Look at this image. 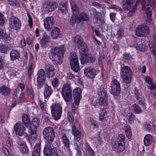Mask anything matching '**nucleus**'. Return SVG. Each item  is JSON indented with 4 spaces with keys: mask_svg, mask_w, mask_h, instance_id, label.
<instances>
[{
    "mask_svg": "<svg viewBox=\"0 0 156 156\" xmlns=\"http://www.w3.org/2000/svg\"><path fill=\"white\" fill-rule=\"evenodd\" d=\"M43 135L44 138L47 140L44 150L45 152L47 150V152L48 151H52L55 148L57 151L56 147H52L51 146L55 136V132L53 128L50 126L46 127L43 131Z\"/></svg>",
    "mask_w": 156,
    "mask_h": 156,
    "instance_id": "nucleus-1",
    "label": "nucleus"
},
{
    "mask_svg": "<svg viewBox=\"0 0 156 156\" xmlns=\"http://www.w3.org/2000/svg\"><path fill=\"white\" fill-rule=\"evenodd\" d=\"M40 123V119L37 118H34L30 123V135L29 137L28 135L26 134V137L29 142L30 140H36L37 137V128Z\"/></svg>",
    "mask_w": 156,
    "mask_h": 156,
    "instance_id": "nucleus-2",
    "label": "nucleus"
},
{
    "mask_svg": "<svg viewBox=\"0 0 156 156\" xmlns=\"http://www.w3.org/2000/svg\"><path fill=\"white\" fill-rule=\"evenodd\" d=\"M65 51L64 46L63 45H61L59 48L56 47L51 48V53L55 57L54 60L57 61L58 64L62 62Z\"/></svg>",
    "mask_w": 156,
    "mask_h": 156,
    "instance_id": "nucleus-3",
    "label": "nucleus"
},
{
    "mask_svg": "<svg viewBox=\"0 0 156 156\" xmlns=\"http://www.w3.org/2000/svg\"><path fill=\"white\" fill-rule=\"evenodd\" d=\"M120 75L124 82L126 84L129 83L131 81L132 73L129 67L123 66L121 67Z\"/></svg>",
    "mask_w": 156,
    "mask_h": 156,
    "instance_id": "nucleus-4",
    "label": "nucleus"
},
{
    "mask_svg": "<svg viewBox=\"0 0 156 156\" xmlns=\"http://www.w3.org/2000/svg\"><path fill=\"white\" fill-rule=\"evenodd\" d=\"M52 117L56 120L60 119L62 113V108L59 103H56L51 106Z\"/></svg>",
    "mask_w": 156,
    "mask_h": 156,
    "instance_id": "nucleus-5",
    "label": "nucleus"
},
{
    "mask_svg": "<svg viewBox=\"0 0 156 156\" xmlns=\"http://www.w3.org/2000/svg\"><path fill=\"white\" fill-rule=\"evenodd\" d=\"M62 96L66 101H70L72 98V91L70 84H64L62 89Z\"/></svg>",
    "mask_w": 156,
    "mask_h": 156,
    "instance_id": "nucleus-6",
    "label": "nucleus"
},
{
    "mask_svg": "<svg viewBox=\"0 0 156 156\" xmlns=\"http://www.w3.org/2000/svg\"><path fill=\"white\" fill-rule=\"evenodd\" d=\"M92 5L97 8V9H95V16L98 19H99L103 16H104L105 13V7L103 5L96 2L93 3Z\"/></svg>",
    "mask_w": 156,
    "mask_h": 156,
    "instance_id": "nucleus-7",
    "label": "nucleus"
},
{
    "mask_svg": "<svg viewBox=\"0 0 156 156\" xmlns=\"http://www.w3.org/2000/svg\"><path fill=\"white\" fill-rule=\"evenodd\" d=\"M148 27L144 24L140 25L136 28V35L139 37H146L149 33Z\"/></svg>",
    "mask_w": 156,
    "mask_h": 156,
    "instance_id": "nucleus-8",
    "label": "nucleus"
},
{
    "mask_svg": "<svg viewBox=\"0 0 156 156\" xmlns=\"http://www.w3.org/2000/svg\"><path fill=\"white\" fill-rule=\"evenodd\" d=\"M70 63L72 69L75 72H77L80 69L78 57L74 52L71 53Z\"/></svg>",
    "mask_w": 156,
    "mask_h": 156,
    "instance_id": "nucleus-9",
    "label": "nucleus"
},
{
    "mask_svg": "<svg viewBox=\"0 0 156 156\" xmlns=\"http://www.w3.org/2000/svg\"><path fill=\"white\" fill-rule=\"evenodd\" d=\"M111 93L114 96H118L121 91L120 85L116 79H114L112 82Z\"/></svg>",
    "mask_w": 156,
    "mask_h": 156,
    "instance_id": "nucleus-10",
    "label": "nucleus"
},
{
    "mask_svg": "<svg viewBox=\"0 0 156 156\" xmlns=\"http://www.w3.org/2000/svg\"><path fill=\"white\" fill-rule=\"evenodd\" d=\"M10 27L16 30L20 29L21 23L20 20L16 17L12 16L9 19Z\"/></svg>",
    "mask_w": 156,
    "mask_h": 156,
    "instance_id": "nucleus-11",
    "label": "nucleus"
},
{
    "mask_svg": "<svg viewBox=\"0 0 156 156\" xmlns=\"http://www.w3.org/2000/svg\"><path fill=\"white\" fill-rule=\"evenodd\" d=\"M75 45L80 49V52L83 51L87 48V46L83 41L82 38L79 35L76 36L74 40Z\"/></svg>",
    "mask_w": 156,
    "mask_h": 156,
    "instance_id": "nucleus-12",
    "label": "nucleus"
},
{
    "mask_svg": "<svg viewBox=\"0 0 156 156\" xmlns=\"http://www.w3.org/2000/svg\"><path fill=\"white\" fill-rule=\"evenodd\" d=\"M14 129L16 134L19 136H21L25 133V128L23 123H17L14 126Z\"/></svg>",
    "mask_w": 156,
    "mask_h": 156,
    "instance_id": "nucleus-13",
    "label": "nucleus"
},
{
    "mask_svg": "<svg viewBox=\"0 0 156 156\" xmlns=\"http://www.w3.org/2000/svg\"><path fill=\"white\" fill-rule=\"evenodd\" d=\"M53 20L54 18L53 16L46 18L44 20V27L48 31L50 30L54 27L55 22Z\"/></svg>",
    "mask_w": 156,
    "mask_h": 156,
    "instance_id": "nucleus-14",
    "label": "nucleus"
},
{
    "mask_svg": "<svg viewBox=\"0 0 156 156\" xmlns=\"http://www.w3.org/2000/svg\"><path fill=\"white\" fill-rule=\"evenodd\" d=\"M50 38L46 33L44 32L41 40V45L43 48H46L48 46L50 41Z\"/></svg>",
    "mask_w": 156,
    "mask_h": 156,
    "instance_id": "nucleus-15",
    "label": "nucleus"
},
{
    "mask_svg": "<svg viewBox=\"0 0 156 156\" xmlns=\"http://www.w3.org/2000/svg\"><path fill=\"white\" fill-rule=\"evenodd\" d=\"M81 90L79 88H76L73 91V96L74 99V102L78 105L80 100L81 98Z\"/></svg>",
    "mask_w": 156,
    "mask_h": 156,
    "instance_id": "nucleus-16",
    "label": "nucleus"
},
{
    "mask_svg": "<svg viewBox=\"0 0 156 156\" xmlns=\"http://www.w3.org/2000/svg\"><path fill=\"white\" fill-rule=\"evenodd\" d=\"M57 5V3L55 2H53L44 4V7L45 8L46 12H52L56 8Z\"/></svg>",
    "mask_w": 156,
    "mask_h": 156,
    "instance_id": "nucleus-17",
    "label": "nucleus"
},
{
    "mask_svg": "<svg viewBox=\"0 0 156 156\" xmlns=\"http://www.w3.org/2000/svg\"><path fill=\"white\" fill-rule=\"evenodd\" d=\"M83 51L80 52L79 51V53L80 54V59L81 61V63L82 64H84L88 62V58H87V49H86V50H83Z\"/></svg>",
    "mask_w": 156,
    "mask_h": 156,
    "instance_id": "nucleus-18",
    "label": "nucleus"
},
{
    "mask_svg": "<svg viewBox=\"0 0 156 156\" xmlns=\"http://www.w3.org/2000/svg\"><path fill=\"white\" fill-rule=\"evenodd\" d=\"M45 69L48 77H52L55 75V69L52 65L49 64H46L45 66Z\"/></svg>",
    "mask_w": 156,
    "mask_h": 156,
    "instance_id": "nucleus-19",
    "label": "nucleus"
},
{
    "mask_svg": "<svg viewBox=\"0 0 156 156\" xmlns=\"http://www.w3.org/2000/svg\"><path fill=\"white\" fill-rule=\"evenodd\" d=\"M85 75L89 78H93L96 74V70L92 68L85 69L84 70Z\"/></svg>",
    "mask_w": 156,
    "mask_h": 156,
    "instance_id": "nucleus-20",
    "label": "nucleus"
},
{
    "mask_svg": "<svg viewBox=\"0 0 156 156\" xmlns=\"http://www.w3.org/2000/svg\"><path fill=\"white\" fill-rule=\"evenodd\" d=\"M138 3H140L142 5V9L146 11L147 16L149 18H150L151 16L152 12L150 8L148 7H146V6L145 5L146 4L145 0H138Z\"/></svg>",
    "mask_w": 156,
    "mask_h": 156,
    "instance_id": "nucleus-21",
    "label": "nucleus"
},
{
    "mask_svg": "<svg viewBox=\"0 0 156 156\" xmlns=\"http://www.w3.org/2000/svg\"><path fill=\"white\" fill-rule=\"evenodd\" d=\"M113 149L116 152L119 153L122 152L125 148V144L122 143H113L112 145Z\"/></svg>",
    "mask_w": 156,
    "mask_h": 156,
    "instance_id": "nucleus-22",
    "label": "nucleus"
},
{
    "mask_svg": "<svg viewBox=\"0 0 156 156\" xmlns=\"http://www.w3.org/2000/svg\"><path fill=\"white\" fill-rule=\"evenodd\" d=\"M45 151L44 150L43 152L44 155L46 156H62L59 151H56L55 149L54 148L52 151Z\"/></svg>",
    "mask_w": 156,
    "mask_h": 156,
    "instance_id": "nucleus-23",
    "label": "nucleus"
},
{
    "mask_svg": "<svg viewBox=\"0 0 156 156\" xmlns=\"http://www.w3.org/2000/svg\"><path fill=\"white\" fill-rule=\"evenodd\" d=\"M10 89L5 85L2 86L0 87V94L4 96L9 95L11 93Z\"/></svg>",
    "mask_w": 156,
    "mask_h": 156,
    "instance_id": "nucleus-24",
    "label": "nucleus"
},
{
    "mask_svg": "<svg viewBox=\"0 0 156 156\" xmlns=\"http://www.w3.org/2000/svg\"><path fill=\"white\" fill-rule=\"evenodd\" d=\"M72 134L74 136V140H80L81 137V132L77 129L75 125H73L72 128Z\"/></svg>",
    "mask_w": 156,
    "mask_h": 156,
    "instance_id": "nucleus-25",
    "label": "nucleus"
},
{
    "mask_svg": "<svg viewBox=\"0 0 156 156\" xmlns=\"http://www.w3.org/2000/svg\"><path fill=\"white\" fill-rule=\"evenodd\" d=\"M70 2L73 12L75 15H78L80 12L78 5L73 0H70Z\"/></svg>",
    "mask_w": 156,
    "mask_h": 156,
    "instance_id": "nucleus-26",
    "label": "nucleus"
},
{
    "mask_svg": "<svg viewBox=\"0 0 156 156\" xmlns=\"http://www.w3.org/2000/svg\"><path fill=\"white\" fill-rule=\"evenodd\" d=\"M14 98L17 101H19L22 98L23 94L22 91L19 87H17L15 90L14 94Z\"/></svg>",
    "mask_w": 156,
    "mask_h": 156,
    "instance_id": "nucleus-27",
    "label": "nucleus"
},
{
    "mask_svg": "<svg viewBox=\"0 0 156 156\" xmlns=\"http://www.w3.org/2000/svg\"><path fill=\"white\" fill-rule=\"evenodd\" d=\"M134 0H123L122 7L125 10H129L133 5Z\"/></svg>",
    "mask_w": 156,
    "mask_h": 156,
    "instance_id": "nucleus-28",
    "label": "nucleus"
},
{
    "mask_svg": "<svg viewBox=\"0 0 156 156\" xmlns=\"http://www.w3.org/2000/svg\"><path fill=\"white\" fill-rule=\"evenodd\" d=\"M41 149L40 144H36L34 148L32 156H40Z\"/></svg>",
    "mask_w": 156,
    "mask_h": 156,
    "instance_id": "nucleus-29",
    "label": "nucleus"
},
{
    "mask_svg": "<svg viewBox=\"0 0 156 156\" xmlns=\"http://www.w3.org/2000/svg\"><path fill=\"white\" fill-rule=\"evenodd\" d=\"M61 35L60 30L57 27L55 28L51 31V35L53 39H56L58 38H59Z\"/></svg>",
    "mask_w": 156,
    "mask_h": 156,
    "instance_id": "nucleus-30",
    "label": "nucleus"
},
{
    "mask_svg": "<svg viewBox=\"0 0 156 156\" xmlns=\"http://www.w3.org/2000/svg\"><path fill=\"white\" fill-rule=\"evenodd\" d=\"M52 89L50 86L48 85L45 87L44 91V95L45 98L49 97L52 93Z\"/></svg>",
    "mask_w": 156,
    "mask_h": 156,
    "instance_id": "nucleus-31",
    "label": "nucleus"
},
{
    "mask_svg": "<svg viewBox=\"0 0 156 156\" xmlns=\"http://www.w3.org/2000/svg\"><path fill=\"white\" fill-rule=\"evenodd\" d=\"M153 138L152 135L147 134L145 136L144 139V145L147 146L150 145L153 141Z\"/></svg>",
    "mask_w": 156,
    "mask_h": 156,
    "instance_id": "nucleus-32",
    "label": "nucleus"
},
{
    "mask_svg": "<svg viewBox=\"0 0 156 156\" xmlns=\"http://www.w3.org/2000/svg\"><path fill=\"white\" fill-rule=\"evenodd\" d=\"M20 56V53L17 50H12L10 53V59L12 61L18 59Z\"/></svg>",
    "mask_w": 156,
    "mask_h": 156,
    "instance_id": "nucleus-33",
    "label": "nucleus"
},
{
    "mask_svg": "<svg viewBox=\"0 0 156 156\" xmlns=\"http://www.w3.org/2000/svg\"><path fill=\"white\" fill-rule=\"evenodd\" d=\"M22 119L26 126L27 128H29L30 119L29 116L27 114H24L22 115Z\"/></svg>",
    "mask_w": 156,
    "mask_h": 156,
    "instance_id": "nucleus-34",
    "label": "nucleus"
},
{
    "mask_svg": "<svg viewBox=\"0 0 156 156\" xmlns=\"http://www.w3.org/2000/svg\"><path fill=\"white\" fill-rule=\"evenodd\" d=\"M62 142L65 147L69 148V140L66 134L62 133L61 136Z\"/></svg>",
    "mask_w": 156,
    "mask_h": 156,
    "instance_id": "nucleus-35",
    "label": "nucleus"
},
{
    "mask_svg": "<svg viewBox=\"0 0 156 156\" xmlns=\"http://www.w3.org/2000/svg\"><path fill=\"white\" fill-rule=\"evenodd\" d=\"M77 23H80L81 20H83L84 21H87L89 20V18L84 13H82L80 14L78 16H77Z\"/></svg>",
    "mask_w": 156,
    "mask_h": 156,
    "instance_id": "nucleus-36",
    "label": "nucleus"
},
{
    "mask_svg": "<svg viewBox=\"0 0 156 156\" xmlns=\"http://www.w3.org/2000/svg\"><path fill=\"white\" fill-rule=\"evenodd\" d=\"M137 99L138 100L139 103V104L143 105V108L144 109L146 108V106L144 105L145 102H144L145 99L144 97L142 95V93L140 94L139 95H138V97H136Z\"/></svg>",
    "mask_w": 156,
    "mask_h": 156,
    "instance_id": "nucleus-37",
    "label": "nucleus"
},
{
    "mask_svg": "<svg viewBox=\"0 0 156 156\" xmlns=\"http://www.w3.org/2000/svg\"><path fill=\"white\" fill-rule=\"evenodd\" d=\"M98 103L101 105H107L108 104V96L99 97Z\"/></svg>",
    "mask_w": 156,
    "mask_h": 156,
    "instance_id": "nucleus-38",
    "label": "nucleus"
},
{
    "mask_svg": "<svg viewBox=\"0 0 156 156\" xmlns=\"http://www.w3.org/2000/svg\"><path fill=\"white\" fill-rule=\"evenodd\" d=\"M66 9L67 7L66 3L63 2H61L59 6V10L63 14H64L66 13Z\"/></svg>",
    "mask_w": 156,
    "mask_h": 156,
    "instance_id": "nucleus-39",
    "label": "nucleus"
},
{
    "mask_svg": "<svg viewBox=\"0 0 156 156\" xmlns=\"http://www.w3.org/2000/svg\"><path fill=\"white\" fill-rule=\"evenodd\" d=\"M99 119L100 120H103L105 117V115L106 114V110L104 108H101L100 111L99 112Z\"/></svg>",
    "mask_w": 156,
    "mask_h": 156,
    "instance_id": "nucleus-40",
    "label": "nucleus"
},
{
    "mask_svg": "<svg viewBox=\"0 0 156 156\" xmlns=\"http://www.w3.org/2000/svg\"><path fill=\"white\" fill-rule=\"evenodd\" d=\"M37 78L46 79V75L44 70L43 69H40L37 74Z\"/></svg>",
    "mask_w": 156,
    "mask_h": 156,
    "instance_id": "nucleus-41",
    "label": "nucleus"
},
{
    "mask_svg": "<svg viewBox=\"0 0 156 156\" xmlns=\"http://www.w3.org/2000/svg\"><path fill=\"white\" fill-rule=\"evenodd\" d=\"M79 140H74L75 141L74 142V148L78 151V152L79 151L81 147V144Z\"/></svg>",
    "mask_w": 156,
    "mask_h": 156,
    "instance_id": "nucleus-42",
    "label": "nucleus"
},
{
    "mask_svg": "<svg viewBox=\"0 0 156 156\" xmlns=\"http://www.w3.org/2000/svg\"><path fill=\"white\" fill-rule=\"evenodd\" d=\"M136 48L137 50L144 51L146 49L147 47L142 44H137L136 46Z\"/></svg>",
    "mask_w": 156,
    "mask_h": 156,
    "instance_id": "nucleus-43",
    "label": "nucleus"
},
{
    "mask_svg": "<svg viewBox=\"0 0 156 156\" xmlns=\"http://www.w3.org/2000/svg\"><path fill=\"white\" fill-rule=\"evenodd\" d=\"M117 143H122L123 144H125V136L123 134H120L119 135Z\"/></svg>",
    "mask_w": 156,
    "mask_h": 156,
    "instance_id": "nucleus-44",
    "label": "nucleus"
},
{
    "mask_svg": "<svg viewBox=\"0 0 156 156\" xmlns=\"http://www.w3.org/2000/svg\"><path fill=\"white\" fill-rule=\"evenodd\" d=\"M125 131L127 137L129 139L131 138L132 134L130 127L129 126H126L125 128Z\"/></svg>",
    "mask_w": 156,
    "mask_h": 156,
    "instance_id": "nucleus-45",
    "label": "nucleus"
},
{
    "mask_svg": "<svg viewBox=\"0 0 156 156\" xmlns=\"http://www.w3.org/2000/svg\"><path fill=\"white\" fill-rule=\"evenodd\" d=\"M148 4H145V5L146 6V7H148V5L149 4L152 7V9L153 10H154L155 6L156 5V0H148Z\"/></svg>",
    "mask_w": 156,
    "mask_h": 156,
    "instance_id": "nucleus-46",
    "label": "nucleus"
},
{
    "mask_svg": "<svg viewBox=\"0 0 156 156\" xmlns=\"http://www.w3.org/2000/svg\"><path fill=\"white\" fill-rule=\"evenodd\" d=\"M45 79L37 78V87L38 89L41 88L45 83Z\"/></svg>",
    "mask_w": 156,
    "mask_h": 156,
    "instance_id": "nucleus-47",
    "label": "nucleus"
},
{
    "mask_svg": "<svg viewBox=\"0 0 156 156\" xmlns=\"http://www.w3.org/2000/svg\"><path fill=\"white\" fill-rule=\"evenodd\" d=\"M133 112L136 113H140L141 112V110L139 106L136 104L132 105Z\"/></svg>",
    "mask_w": 156,
    "mask_h": 156,
    "instance_id": "nucleus-48",
    "label": "nucleus"
},
{
    "mask_svg": "<svg viewBox=\"0 0 156 156\" xmlns=\"http://www.w3.org/2000/svg\"><path fill=\"white\" fill-rule=\"evenodd\" d=\"M9 49V48L3 44H0V51L2 53H6Z\"/></svg>",
    "mask_w": 156,
    "mask_h": 156,
    "instance_id": "nucleus-49",
    "label": "nucleus"
},
{
    "mask_svg": "<svg viewBox=\"0 0 156 156\" xmlns=\"http://www.w3.org/2000/svg\"><path fill=\"white\" fill-rule=\"evenodd\" d=\"M136 6L135 5L133 8L129 11L127 13V16L129 17L132 16L135 14L136 10Z\"/></svg>",
    "mask_w": 156,
    "mask_h": 156,
    "instance_id": "nucleus-50",
    "label": "nucleus"
},
{
    "mask_svg": "<svg viewBox=\"0 0 156 156\" xmlns=\"http://www.w3.org/2000/svg\"><path fill=\"white\" fill-rule=\"evenodd\" d=\"M19 148L20 151L23 154L26 153L28 152L29 149L26 144L22 147H19Z\"/></svg>",
    "mask_w": 156,
    "mask_h": 156,
    "instance_id": "nucleus-51",
    "label": "nucleus"
},
{
    "mask_svg": "<svg viewBox=\"0 0 156 156\" xmlns=\"http://www.w3.org/2000/svg\"><path fill=\"white\" fill-rule=\"evenodd\" d=\"M76 15H74L71 18L70 21V23L71 25H73L77 22V17Z\"/></svg>",
    "mask_w": 156,
    "mask_h": 156,
    "instance_id": "nucleus-52",
    "label": "nucleus"
},
{
    "mask_svg": "<svg viewBox=\"0 0 156 156\" xmlns=\"http://www.w3.org/2000/svg\"><path fill=\"white\" fill-rule=\"evenodd\" d=\"M145 129L147 131H149L151 129V125L149 122H146L144 124Z\"/></svg>",
    "mask_w": 156,
    "mask_h": 156,
    "instance_id": "nucleus-53",
    "label": "nucleus"
},
{
    "mask_svg": "<svg viewBox=\"0 0 156 156\" xmlns=\"http://www.w3.org/2000/svg\"><path fill=\"white\" fill-rule=\"evenodd\" d=\"M5 22L4 16L0 12V25L3 26Z\"/></svg>",
    "mask_w": 156,
    "mask_h": 156,
    "instance_id": "nucleus-54",
    "label": "nucleus"
},
{
    "mask_svg": "<svg viewBox=\"0 0 156 156\" xmlns=\"http://www.w3.org/2000/svg\"><path fill=\"white\" fill-rule=\"evenodd\" d=\"M106 86L104 85H101L99 86L98 88V92H106Z\"/></svg>",
    "mask_w": 156,
    "mask_h": 156,
    "instance_id": "nucleus-55",
    "label": "nucleus"
},
{
    "mask_svg": "<svg viewBox=\"0 0 156 156\" xmlns=\"http://www.w3.org/2000/svg\"><path fill=\"white\" fill-rule=\"evenodd\" d=\"M7 144L8 147L11 149L13 146L12 141L10 138H8L6 142Z\"/></svg>",
    "mask_w": 156,
    "mask_h": 156,
    "instance_id": "nucleus-56",
    "label": "nucleus"
},
{
    "mask_svg": "<svg viewBox=\"0 0 156 156\" xmlns=\"http://www.w3.org/2000/svg\"><path fill=\"white\" fill-rule=\"evenodd\" d=\"M134 95L136 98L137 97H138V95H139L141 93L140 90L137 89L136 87H135L134 88Z\"/></svg>",
    "mask_w": 156,
    "mask_h": 156,
    "instance_id": "nucleus-57",
    "label": "nucleus"
},
{
    "mask_svg": "<svg viewBox=\"0 0 156 156\" xmlns=\"http://www.w3.org/2000/svg\"><path fill=\"white\" fill-rule=\"evenodd\" d=\"M68 118L69 121L72 122L74 120V117L72 113L69 112L68 113Z\"/></svg>",
    "mask_w": 156,
    "mask_h": 156,
    "instance_id": "nucleus-58",
    "label": "nucleus"
},
{
    "mask_svg": "<svg viewBox=\"0 0 156 156\" xmlns=\"http://www.w3.org/2000/svg\"><path fill=\"white\" fill-rule=\"evenodd\" d=\"M58 81L57 78H55L52 82V83L54 87H57L58 85Z\"/></svg>",
    "mask_w": 156,
    "mask_h": 156,
    "instance_id": "nucleus-59",
    "label": "nucleus"
},
{
    "mask_svg": "<svg viewBox=\"0 0 156 156\" xmlns=\"http://www.w3.org/2000/svg\"><path fill=\"white\" fill-rule=\"evenodd\" d=\"M33 66L32 64H30L28 69V74L29 78H30L32 74V68Z\"/></svg>",
    "mask_w": 156,
    "mask_h": 156,
    "instance_id": "nucleus-60",
    "label": "nucleus"
},
{
    "mask_svg": "<svg viewBox=\"0 0 156 156\" xmlns=\"http://www.w3.org/2000/svg\"><path fill=\"white\" fill-rule=\"evenodd\" d=\"M135 116L133 114H131L129 116V123H132L135 119Z\"/></svg>",
    "mask_w": 156,
    "mask_h": 156,
    "instance_id": "nucleus-61",
    "label": "nucleus"
},
{
    "mask_svg": "<svg viewBox=\"0 0 156 156\" xmlns=\"http://www.w3.org/2000/svg\"><path fill=\"white\" fill-rule=\"evenodd\" d=\"M145 82L149 84H151L152 83H153V81L152 79L149 76H147L146 77L145 80Z\"/></svg>",
    "mask_w": 156,
    "mask_h": 156,
    "instance_id": "nucleus-62",
    "label": "nucleus"
},
{
    "mask_svg": "<svg viewBox=\"0 0 156 156\" xmlns=\"http://www.w3.org/2000/svg\"><path fill=\"white\" fill-rule=\"evenodd\" d=\"M88 152L90 156H95V153L90 147L88 148Z\"/></svg>",
    "mask_w": 156,
    "mask_h": 156,
    "instance_id": "nucleus-63",
    "label": "nucleus"
},
{
    "mask_svg": "<svg viewBox=\"0 0 156 156\" xmlns=\"http://www.w3.org/2000/svg\"><path fill=\"white\" fill-rule=\"evenodd\" d=\"M118 35L119 37L121 38L123 35V29L120 28L118 31Z\"/></svg>",
    "mask_w": 156,
    "mask_h": 156,
    "instance_id": "nucleus-64",
    "label": "nucleus"
}]
</instances>
